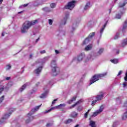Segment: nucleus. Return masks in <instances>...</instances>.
I'll return each mask as SVG.
<instances>
[{
    "instance_id": "1",
    "label": "nucleus",
    "mask_w": 127,
    "mask_h": 127,
    "mask_svg": "<svg viewBox=\"0 0 127 127\" xmlns=\"http://www.w3.org/2000/svg\"><path fill=\"white\" fill-rule=\"evenodd\" d=\"M37 20H33L31 21H26L23 24L22 28L21 29V32H26V31H28V29L32 26V25H34L37 23Z\"/></svg>"
},
{
    "instance_id": "2",
    "label": "nucleus",
    "mask_w": 127,
    "mask_h": 127,
    "mask_svg": "<svg viewBox=\"0 0 127 127\" xmlns=\"http://www.w3.org/2000/svg\"><path fill=\"white\" fill-rule=\"evenodd\" d=\"M105 76H107V72L94 75L92 78H91L89 85L94 84V83L97 82V81H99L101 78H103V77H105Z\"/></svg>"
},
{
    "instance_id": "3",
    "label": "nucleus",
    "mask_w": 127,
    "mask_h": 127,
    "mask_svg": "<svg viewBox=\"0 0 127 127\" xmlns=\"http://www.w3.org/2000/svg\"><path fill=\"white\" fill-rule=\"evenodd\" d=\"M40 107H41V105L36 106L31 110V112L28 113L27 116V118H28L29 119L26 121V123H29V122H30V121H32V120H33L34 117L33 116H32V115H33V113H35V112H37V111L39 110V108H40Z\"/></svg>"
},
{
    "instance_id": "4",
    "label": "nucleus",
    "mask_w": 127,
    "mask_h": 127,
    "mask_svg": "<svg viewBox=\"0 0 127 127\" xmlns=\"http://www.w3.org/2000/svg\"><path fill=\"white\" fill-rule=\"evenodd\" d=\"M14 111H15V109L13 108L9 109V112H10L8 114H5L0 120V125L5 124L6 123V120L9 118L10 116L11 115V113Z\"/></svg>"
},
{
    "instance_id": "5",
    "label": "nucleus",
    "mask_w": 127,
    "mask_h": 127,
    "mask_svg": "<svg viewBox=\"0 0 127 127\" xmlns=\"http://www.w3.org/2000/svg\"><path fill=\"white\" fill-rule=\"evenodd\" d=\"M51 66L52 67V71L53 76H57L59 72L57 70H59V68L57 67V64H56V61H53L51 63Z\"/></svg>"
},
{
    "instance_id": "6",
    "label": "nucleus",
    "mask_w": 127,
    "mask_h": 127,
    "mask_svg": "<svg viewBox=\"0 0 127 127\" xmlns=\"http://www.w3.org/2000/svg\"><path fill=\"white\" fill-rule=\"evenodd\" d=\"M75 3H76V1L75 0L70 1L65 6V8L66 9H70V10H72V9L75 7Z\"/></svg>"
},
{
    "instance_id": "7",
    "label": "nucleus",
    "mask_w": 127,
    "mask_h": 127,
    "mask_svg": "<svg viewBox=\"0 0 127 127\" xmlns=\"http://www.w3.org/2000/svg\"><path fill=\"white\" fill-rule=\"evenodd\" d=\"M70 14L69 12H66L64 14V19L62 21V24L63 25H65L67 22V20H68V18H69V16Z\"/></svg>"
},
{
    "instance_id": "8",
    "label": "nucleus",
    "mask_w": 127,
    "mask_h": 127,
    "mask_svg": "<svg viewBox=\"0 0 127 127\" xmlns=\"http://www.w3.org/2000/svg\"><path fill=\"white\" fill-rule=\"evenodd\" d=\"M95 36V33H91L88 36V37L83 42V44H88L90 42V39Z\"/></svg>"
},
{
    "instance_id": "9",
    "label": "nucleus",
    "mask_w": 127,
    "mask_h": 127,
    "mask_svg": "<svg viewBox=\"0 0 127 127\" xmlns=\"http://www.w3.org/2000/svg\"><path fill=\"white\" fill-rule=\"evenodd\" d=\"M104 110V106L102 105L100 106L99 109L97 111H96L95 112H94L93 115H92V117H97L99 114H101L102 112H103Z\"/></svg>"
},
{
    "instance_id": "10",
    "label": "nucleus",
    "mask_w": 127,
    "mask_h": 127,
    "mask_svg": "<svg viewBox=\"0 0 127 127\" xmlns=\"http://www.w3.org/2000/svg\"><path fill=\"white\" fill-rule=\"evenodd\" d=\"M65 106H66L65 104H60L59 106H57L55 107H52V108H51L50 109H49L48 111H46L45 113H49V112H51V111L52 110H54V109H61V107H65Z\"/></svg>"
},
{
    "instance_id": "11",
    "label": "nucleus",
    "mask_w": 127,
    "mask_h": 127,
    "mask_svg": "<svg viewBox=\"0 0 127 127\" xmlns=\"http://www.w3.org/2000/svg\"><path fill=\"white\" fill-rule=\"evenodd\" d=\"M84 58H85V54L84 53H81L77 56V61L78 62H81Z\"/></svg>"
},
{
    "instance_id": "12",
    "label": "nucleus",
    "mask_w": 127,
    "mask_h": 127,
    "mask_svg": "<svg viewBox=\"0 0 127 127\" xmlns=\"http://www.w3.org/2000/svg\"><path fill=\"white\" fill-rule=\"evenodd\" d=\"M103 98H104V92H100V94L96 97V99L97 101L103 100Z\"/></svg>"
},
{
    "instance_id": "13",
    "label": "nucleus",
    "mask_w": 127,
    "mask_h": 127,
    "mask_svg": "<svg viewBox=\"0 0 127 127\" xmlns=\"http://www.w3.org/2000/svg\"><path fill=\"white\" fill-rule=\"evenodd\" d=\"M84 102V100L83 99H80L78 101L76 102L74 104L72 105L69 109H73V108L76 107L77 105H79V104H81V103H83Z\"/></svg>"
},
{
    "instance_id": "14",
    "label": "nucleus",
    "mask_w": 127,
    "mask_h": 127,
    "mask_svg": "<svg viewBox=\"0 0 127 127\" xmlns=\"http://www.w3.org/2000/svg\"><path fill=\"white\" fill-rule=\"evenodd\" d=\"M42 70V66H40L38 68L35 70V73L36 75H38L40 74L41 70Z\"/></svg>"
},
{
    "instance_id": "15",
    "label": "nucleus",
    "mask_w": 127,
    "mask_h": 127,
    "mask_svg": "<svg viewBox=\"0 0 127 127\" xmlns=\"http://www.w3.org/2000/svg\"><path fill=\"white\" fill-rule=\"evenodd\" d=\"M78 25H79V24L78 23H73L72 26L70 28V30H71V31H74V30H76V28L77 27V26H78Z\"/></svg>"
},
{
    "instance_id": "16",
    "label": "nucleus",
    "mask_w": 127,
    "mask_h": 127,
    "mask_svg": "<svg viewBox=\"0 0 127 127\" xmlns=\"http://www.w3.org/2000/svg\"><path fill=\"white\" fill-rule=\"evenodd\" d=\"M92 48H93V45H88L85 47L84 50H85V51H89L91 50Z\"/></svg>"
},
{
    "instance_id": "17",
    "label": "nucleus",
    "mask_w": 127,
    "mask_h": 127,
    "mask_svg": "<svg viewBox=\"0 0 127 127\" xmlns=\"http://www.w3.org/2000/svg\"><path fill=\"white\" fill-rule=\"evenodd\" d=\"M124 13H125L124 11L120 12V13H119L118 14H116L115 18H117V19H120V18L122 17V16L123 15V14H124Z\"/></svg>"
},
{
    "instance_id": "18",
    "label": "nucleus",
    "mask_w": 127,
    "mask_h": 127,
    "mask_svg": "<svg viewBox=\"0 0 127 127\" xmlns=\"http://www.w3.org/2000/svg\"><path fill=\"white\" fill-rule=\"evenodd\" d=\"M127 20L125 22L123 25V27L122 29V31L123 32L126 31V30H127Z\"/></svg>"
},
{
    "instance_id": "19",
    "label": "nucleus",
    "mask_w": 127,
    "mask_h": 127,
    "mask_svg": "<svg viewBox=\"0 0 127 127\" xmlns=\"http://www.w3.org/2000/svg\"><path fill=\"white\" fill-rule=\"evenodd\" d=\"M42 10H43V11H45L46 12H51V11H52V9H50V8L48 7L43 8Z\"/></svg>"
},
{
    "instance_id": "20",
    "label": "nucleus",
    "mask_w": 127,
    "mask_h": 127,
    "mask_svg": "<svg viewBox=\"0 0 127 127\" xmlns=\"http://www.w3.org/2000/svg\"><path fill=\"white\" fill-rule=\"evenodd\" d=\"M91 7V4L90 3V2H88L85 5L84 10H87V9H89V8Z\"/></svg>"
},
{
    "instance_id": "21",
    "label": "nucleus",
    "mask_w": 127,
    "mask_h": 127,
    "mask_svg": "<svg viewBox=\"0 0 127 127\" xmlns=\"http://www.w3.org/2000/svg\"><path fill=\"white\" fill-rule=\"evenodd\" d=\"M126 45H127V39H126L123 41L121 46L122 47H125V46H126Z\"/></svg>"
},
{
    "instance_id": "22",
    "label": "nucleus",
    "mask_w": 127,
    "mask_h": 127,
    "mask_svg": "<svg viewBox=\"0 0 127 127\" xmlns=\"http://www.w3.org/2000/svg\"><path fill=\"white\" fill-rule=\"evenodd\" d=\"M76 96H74L70 100L67 101L68 104H72L73 102H75L76 101Z\"/></svg>"
},
{
    "instance_id": "23",
    "label": "nucleus",
    "mask_w": 127,
    "mask_h": 127,
    "mask_svg": "<svg viewBox=\"0 0 127 127\" xmlns=\"http://www.w3.org/2000/svg\"><path fill=\"white\" fill-rule=\"evenodd\" d=\"M89 126L91 127H96V123L94 121H90L89 122Z\"/></svg>"
},
{
    "instance_id": "24",
    "label": "nucleus",
    "mask_w": 127,
    "mask_h": 127,
    "mask_svg": "<svg viewBox=\"0 0 127 127\" xmlns=\"http://www.w3.org/2000/svg\"><path fill=\"white\" fill-rule=\"evenodd\" d=\"M48 91L45 92V93L42 94V95L40 96L41 99H44V98H46V96H47Z\"/></svg>"
},
{
    "instance_id": "25",
    "label": "nucleus",
    "mask_w": 127,
    "mask_h": 127,
    "mask_svg": "<svg viewBox=\"0 0 127 127\" xmlns=\"http://www.w3.org/2000/svg\"><path fill=\"white\" fill-rule=\"evenodd\" d=\"M127 0H126L123 3H119V6L120 7H123V6H125L126 4H127Z\"/></svg>"
},
{
    "instance_id": "26",
    "label": "nucleus",
    "mask_w": 127,
    "mask_h": 127,
    "mask_svg": "<svg viewBox=\"0 0 127 127\" xmlns=\"http://www.w3.org/2000/svg\"><path fill=\"white\" fill-rule=\"evenodd\" d=\"M110 61L111 62H112V63H113L114 64H117V63H119V60L116 59L111 60Z\"/></svg>"
},
{
    "instance_id": "27",
    "label": "nucleus",
    "mask_w": 127,
    "mask_h": 127,
    "mask_svg": "<svg viewBox=\"0 0 127 127\" xmlns=\"http://www.w3.org/2000/svg\"><path fill=\"white\" fill-rule=\"evenodd\" d=\"M127 119V112L124 113V114L123 115V116L122 117V120H125L126 119Z\"/></svg>"
},
{
    "instance_id": "28",
    "label": "nucleus",
    "mask_w": 127,
    "mask_h": 127,
    "mask_svg": "<svg viewBox=\"0 0 127 127\" xmlns=\"http://www.w3.org/2000/svg\"><path fill=\"white\" fill-rule=\"evenodd\" d=\"M26 88V84H24L21 88H20L19 91L20 92H22L24 89Z\"/></svg>"
},
{
    "instance_id": "29",
    "label": "nucleus",
    "mask_w": 127,
    "mask_h": 127,
    "mask_svg": "<svg viewBox=\"0 0 127 127\" xmlns=\"http://www.w3.org/2000/svg\"><path fill=\"white\" fill-rule=\"evenodd\" d=\"M103 52H104V49L101 48L99 49V51L98 52L97 54L98 55H101V54H102V53H103Z\"/></svg>"
},
{
    "instance_id": "30",
    "label": "nucleus",
    "mask_w": 127,
    "mask_h": 127,
    "mask_svg": "<svg viewBox=\"0 0 127 127\" xmlns=\"http://www.w3.org/2000/svg\"><path fill=\"white\" fill-rule=\"evenodd\" d=\"M77 116H78V113L74 112L71 114V117L72 118H76V117H77Z\"/></svg>"
},
{
    "instance_id": "31",
    "label": "nucleus",
    "mask_w": 127,
    "mask_h": 127,
    "mask_svg": "<svg viewBox=\"0 0 127 127\" xmlns=\"http://www.w3.org/2000/svg\"><path fill=\"white\" fill-rule=\"evenodd\" d=\"M72 122H73V120L69 119L64 121V123L67 124H70V123H72Z\"/></svg>"
},
{
    "instance_id": "32",
    "label": "nucleus",
    "mask_w": 127,
    "mask_h": 127,
    "mask_svg": "<svg viewBox=\"0 0 127 127\" xmlns=\"http://www.w3.org/2000/svg\"><path fill=\"white\" fill-rule=\"evenodd\" d=\"M4 90V87H3V85H0V94L1 93H2V91Z\"/></svg>"
},
{
    "instance_id": "33",
    "label": "nucleus",
    "mask_w": 127,
    "mask_h": 127,
    "mask_svg": "<svg viewBox=\"0 0 127 127\" xmlns=\"http://www.w3.org/2000/svg\"><path fill=\"white\" fill-rule=\"evenodd\" d=\"M40 1L38 0L37 1H36L34 3V6H38V5H39V4H40V3H39Z\"/></svg>"
},
{
    "instance_id": "34",
    "label": "nucleus",
    "mask_w": 127,
    "mask_h": 127,
    "mask_svg": "<svg viewBox=\"0 0 127 127\" xmlns=\"http://www.w3.org/2000/svg\"><path fill=\"white\" fill-rule=\"evenodd\" d=\"M120 33H117L114 37V39H118V38L120 37Z\"/></svg>"
},
{
    "instance_id": "35",
    "label": "nucleus",
    "mask_w": 127,
    "mask_h": 127,
    "mask_svg": "<svg viewBox=\"0 0 127 127\" xmlns=\"http://www.w3.org/2000/svg\"><path fill=\"white\" fill-rule=\"evenodd\" d=\"M97 100L93 101L91 103V106H95L97 104Z\"/></svg>"
},
{
    "instance_id": "36",
    "label": "nucleus",
    "mask_w": 127,
    "mask_h": 127,
    "mask_svg": "<svg viewBox=\"0 0 127 127\" xmlns=\"http://www.w3.org/2000/svg\"><path fill=\"white\" fill-rule=\"evenodd\" d=\"M50 5L52 8H54L56 6V4L55 3H52Z\"/></svg>"
},
{
    "instance_id": "37",
    "label": "nucleus",
    "mask_w": 127,
    "mask_h": 127,
    "mask_svg": "<svg viewBox=\"0 0 127 127\" xmlns=\"http://www.w3.org/2000/svg\"><path fill=\"white\" fill-rule=\"evenodd\" d=\"M3 99H4V96H2L0 98V104H1V103H2V101H3Z\"/></svg>"
},
{
    "instance_id": "38",
    "label": "nucleus",
    "mask_w": 127,
    "mask_h": 127,
    "mask_svg": "<svg viewBox=\"0 0 127 127\" xmlns=\"http://www.w3.org/2000/svg\"><path fill=\"white\" fill-rule=\"evenodd\" d=\"M48 59H49V57H45L43 59V62H45V61H47V60H48Z\"/></svg>"
},
{
    "instance_id": "39",
    "label": "nucleus",
    "mask_w": 127,
    "mask_h": 127,
    "mask_svg": "<svg viewBox=\"0 0 127 127\" xmlns=\"http://www.w3.org/2000/svg\"><path fill=\"white\" fill-rule=\"evenodd\" d=\"M106 25H107V23L105 24L103 26V27L101 29L100 32H103L104 31V30L105 29V28L106 27Z\"/></svg>"
},
{
    "instance_id": "40",
    "label": "nucleus",
    "mask_w": 127,
    "mask_h": 127,
    "mask_svg": "<svg viewBox=\"0 0 127 127\" xmlns=\"http://www.w3.org/2000/svg\"><path fill=\"white\" fill-rule=\"evenodd\" d=\"M49 23L50 25H52L53 23V21L52 19H49Z\"/></svg>"
},
{
    "instance_id": "41",
    "label": "nucleus",
    "mask_w": 127,
    "mask_h": 127,
    "mask_svg": "<svg viewBox=\"0 0 127 127\" xmlns=\"http://www.w3.org/2000/svg\"><path fill=\"white\" fill-rule=\"evenodd\" d=\"M83 110V107L79 106L78 107V108H77V111H79V112H81V111H82Z\"/></svg>"
},
{
    "instance_id": "42",
    "label": "nucleus",
    "mask_w": 127,
    "mask_h": 127,
    "mask_svg": "<svg viewBox=\"0 0 127 127\" xmlns=\"http://www.w3.org/2000/svg\"><path fill=\"white\" fill-rule=\"evenodd\" d=\"M11 68V66L10 65H8L6 66V70H9Z\"/></svg>"
},
{
    "instance_id": "43",
    "label": "nucleus",
    "mask_w": 127,
    "mask_h": 127,
    "mask_svg": "<svg viewBox=\"0 0 127 127\" xmlns=\"http://www.w3.org/2000/svg\"><path fill=\"white\" fill-rule=\"evenodd\" d=\"M58 99H55L52 103V105L53 106V105H54V104H55L56 103V102H57Z\"/></svg>"
},
{
    "instance_id": "44",
    "label": "nucleus",
    "mask_w": 127,
    "mask_h": 127,
    "mask_svg": "<svg viewBox=\"0 0 127 127\" xmlns=\"http://www.w3.org/2000/svg\"><path fill=\"white\" fill-rule=\"evenodd\" d=\"M40 53V54H45V53H46V51L45 50L41 51Z\"/></svg>"
},
{
    "instance_id": "45",
    "label": "nucleus",
    "mask_w": 127,
    "mask_h": 127,
    "mask_svg": "<svg viewBox=\"0 0 127 127\" xmlns=\"http://www.w3.org/2000/svg\"><path fill=\"white\" fill-rule=\"evenodd\" d=\"M53 124L52 123H48L46 125L47 127H51L52 126Z\"/></svg>"
},
{
    "instance_id": "46",
    "label": "nucleus",
    "mask_w": 127,
    "mask_h": 127,
    "mask_svg": "<svg viewBox=\"0 0 127 127\" xmlns=\"http://www.w3.org/2000/svg\"><path fill=\"white\" fill-rule=\"evenodd\" d=\"M122 73H123V71L120 70V71L119 72L118 74H117V76H120V75H122Z\"/></svg>"
},
{
    "instance_id": "47",
    "label": "nucleus",
    "mask_w": 127,
    "mask_h": 127,
    "mask_svg": "<svg viewBox=\"0 0 127 127\" xmlns=\"http://www.w3.org/2000/svg\"><path fill=\"white\" fill-rule=\"evenodd\" d=\"M123 87L124 88H126V87H127V82H124L123 83Z\"/></svg>"
},
{
    "instance_id": "48",
    "label": "nucleus",
    "mask_w": 127,
    "mask_h": 127,
    "mask_svg": "<svg viewBox=\"0 0 127 127\" xmlns=\"http://www.w3.org/2000/svg\"><path fill=\"white\" fill-rule=\"evenodd\" d=\"M84 118H88V112H86L84 115Z\"/></svg>"
},
{
    "instance_id": "49",
    "label": "nucleus",
    "mask_w": 127,
    "mask_h": 127,
    "mask_svg": "<svg viewBox=\"0 0 127 127\" xmlns=\"http://www.w3.org/2000/svg\"><path fill=\"white\" fill-rule=\"evenodd\" d=\"M56 54H59L60 52L58 50H55Z\"/></svg>"
},
{
    "instance_id": "50",
    "label": "nucleus",
    "mask_w": 127,
    "mask_h": 127,
    "mask_svg": "<svg viewBox=\"0 0 127 127\" xmlns=\"http://www.w3.org/2000/svg\"><path fill=\"white\" fill-rule=\"evenodd\" d=\"M32 57H33V55H32V54H31L29 55V58L31 59V58H32Z\"/></svg>"
},
{
    "instance_id": "51",
    "label": "nucleus",
    "mask_w": 127,
    "mask_h": 127,
    "mask_svg": "<svg viewBox=\"0 0 127 127\" xmlns=\"http://www.w3.org/2000/svg\"><path fill=\"white\" fill-rule=\"evenodd\" d=\"M9 79H10V77H7L6 78V80H7V81H8V80H9Z\"/></svg>"
},
{
    "instance_id": "52",
    "label": "nucleus",
    "mask_w": 127,
    "mask_h": 127,
    "mask_svg": "<svg viewBox=\"0 0 127 127\" xmlns=\"http://www.w3.org/2000/svg\"><path fill=\"white\" fill-rule=\"evenodd\" d=\"M22 6H24V7L27 6V4H24V5L21 6V7Z\"/></svg>"
},
{
    "instance_id": "53",
    "label": "nucleus",
    "mask_w": 127,
    "mask_h": 127,
    "mask_svg": "<svg viewBox=\"0 0 127 127\" xmlns=\"http://www.w3.org/2000/svg\"><path fill=\"white\" fill-rule=\"evenodd\" d=\"M91 101H93V100H95V97H92L91 98Z\"/></svg>"
},
{
    "instance_id": "54",
    "label": "nucleus",
    "mask_w": 127,
    "mask_h": 127,
    "mask_svg": "<svg viewBox=\"0 0 127 127\" xmlns=\"http://www.w3.org/2000/svg\"><path fill=\"white\" fill-rule=\"evenodd\" d=\"M39 41V38H38V39L36 40V43H37V42H38Z\"/></svg>"
},
{
    "instance_id": "55",
    "label": "nucleus",
    "mask_w": 127,
    "mask_h": 127,
    "mask_svg": "<svg viewBox=\"0 0 127 127\" xmlns=\"http://www.w3.org/2000/svg\"><path fill=\"white\" fill-rule=\"evenodd\" d=\"M117 102H119L120 101V98H118L117 100H116Z\"/></svg>"
},
{
    "instance_id": "56",
    "label": "nucleus",
    "mask_w": 127,
    "mask_h": 127,
    "mask_svg": "<svg viewBox=\"0 0 127 127\" xmlns=\"http://www.w3.org/2000/svg\"><path fill=\"white\" fill-rule=\"evenodd\" d=\"M116 53H117V54H119V53H120V51H117L116 52Z\"/></svg>"
},
{
    "instance_id": "57",
    "label": "nucleus",
    "mask_w": 127,
    "mask_h": 127,
    "mask_svg": "<svg viewBox=\"0 0 127 127\" xmlns=\"http://www.w3.org/2000/svg\"><path fill=\"white\" fill-rule=\"evenodd\" d=\"M79 124H77L74 127H79Z\"/></svg>"
},
{
    "instance_id": "58",
    "label": "nucleus",
    "mask_w": 127,
    "mask_h": 127,
    "mask_svg": "<svg viewBox=\"0 0 127 127\" xmlns=\"http://www.w3.org/2000/svg\"><path fill=\"white\" fill-rule=\"evenodd\" d=\"M4 33H2V34H1L2 36H4Z\"/></svg>"
},
{
    "instance_id": "59",
    "label": "nucleus",
    "mask_w": 127,
    "mask_h": 127,
    "mask_svg": "<svg viewBox=\"0 0 127 127\" xmlns=\"http://www.w3.org/2000/svg\"><path fill=\"white\" fill-rule=\"evenodd\" d=\"M3 1V0H0V4Z\"/></svg>"
},
{
    "instance_id": "60",
    "label": "nucleus",
    "mask_w": 127,
    "mask_h": 127,
    "mask_svg": "<svg viewBox=\"0 0 127 127\" xmlns=\"http://www.w3.org/2000/svg\"><path fill=\"white\" fill-rule=\"evenodd\" d=\"M115 125H116V123H114L113 124V127H116V126H115Z\"/></svg>"
},
{
    "instance_id": "61",
    "label": "nucleus",
    "mask_w": 127,
    "mask_h": 127,
    "mask_svg": "<svg viewBox=\"0 0 127 127\" xmlns=\"http://www.w3.org/2000/svg\"><path fill=\"white\" fill-rule=\"evenodd\" d=\"M123 34H124V35H125V34H127V33H122Z\"/></svg>"
},
{
    "instance_id": "62",
    "label": "nucleus",
    "mask_w": 127,
    "mask_h": 127,
    "mask_svg": "<svg viewBox=\"0 0 127 127\" xmlns=\"http://www.w3.org/2000/svg\"><path fill=\"white\" fill-rule=\"evenodd\" d=\"M91 111V110H88V112H87V113H88V114H89V112H90Z\"/></svg>"
},
{
    "instance_id": "63",
    "label": "nucleus",
    "mask_w": 127,
    "mask_h": 127,
    "mask_svg": "<svg viewBox=\"0 0 127 127\" xmlns=\"http://www.w3.org/2000/svg\"><path fill=\"white\" fill-rule=\"evenodd\" d=\"M21 12H22V11L19 12L18 13H21Z\"/></svg>"
},
{
    "instance_id": "64",
    "label": "nucleus",
    "mask_w": 127,
    "mask_h": 127,
    "mask_svg": "<svg viewBox=\"0 0 127 127\" xmlns=\"http://www.w3.org/2000/svg\"><path fill=\"white\" fill-rule=\"evenodd\" d=\"M91 58H93V57H92V56H91Z\"/></svg>"
}]
</instances>
